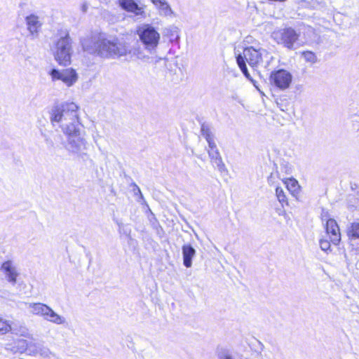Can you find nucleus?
I'll return each mask as SVG.
<instances>
[{
	"instance_id": "1",
	"label": "nucleus",
	"mask_w": 359,
	"mask_h": 359,
	"mask_svg": "<svg viewBox=\"0 0 359 359\" xmlns=\"http://www.w3.org/2000/svg\"><path fill=\"white\" fill-rule=\"evenodd\" d=\"M50 120L57 123L67 136L64 144L69 153L79 154L87 149V141L82 133V125L79 121L78 107L74 102L56 106L50 111Z\"/></svg>"
},
{
	"instance_id": "2",
	"label": "nucleus",
	"mask_w": 359,
	"mask_h": 359,
	"mask_svg": "<svg viewBox=\"0 0 359 359\" xmlns=\"http://www.w3.org/2000/svg\"><path fill=\"white\" fill-rule=\"evenodd\" d=\"M83 48L89 53H97L107 58H120L126 56V42H120L115 37L107 38L104 34H96L83 40Z\"/></svg>"
},
{
	"instance_id": "3",
	"label": "nucleus",
	"mask_w": 359,
	"mask_h": 359,
	"mask_svg": "<svg viewBox=\"0 0 359 359\" xmlns=\"http://www.w3.org/2000/svg\"><path fill=\"white\" fill-rule=\"evenodd\" d=\"M267 55L268 52L265 49L262 48H254L253 46H249L244 48L243 55L238 54L236 56V62L241 70L245 76V77L253 83L255 87L259 91H260V90L256 85V82L251 78L248 71L245 60L251 67H255L260 65L263 61V57H266Z\"/></svg>"
},
{
	"instance_id": "4",
	"label": "nucleus",
	"mask_w": 359,
	"mask_h": 359,
	"mask_svg": "<svg viewBox=\"0 0 359 359\" xmlns=\"http://www.w3.org/2000/svg\"><path fill=\"white\" fill-rule=\"evenodd\" d=\"M136 34L146 50L151 51L158 47L161 34L152 25L144 23L139 25L137 27Z\"/></svg>"
},
{
	"instance_id": "5",
	"label": "nucleus",
	"mask_w": 359,
	"mask_h": 359,
	"mask_svg": "<svg viewBox=\"0 0 359 359\" xmlns=\"http://www.w3.org/2000/svg\"><path fill=\"white\" fill-rule=\"evenodd\" d=\"M53 54L55 59L60 65L66 66L69 64L72 56V43L69 34H67L57 40Z\"/></svg>"
},
{
	"instance_id": "6",
	"label": "nucleus",
	"mask_w": 359,
	"mask_h": 359,
	"mask_svg": "<svg viewBox=\"0 0 359 359\" xmlns=\"http://www.w3.org/2000/svg\"><path fill=\"white\" fill-rule=\"evenodd\" d=\"M292 74L285 69H281L273 71L269 76L270 83L281 90L288 89L292 82Z\"/></svg>"
},
{
	"instance_id": "7",
	"label": "nucleus",
	"mask_w": 359,
	"mask_h": 359,
	"mask_svg": "<svg viewBox=\"0 0 359 359\" xmlns=\"http://www.w3.org/2000/svg\"><path fill=\"white\" fill-rule=\"evenodd\" d=\"M48 74L52 81H61L67 87L72 86L78 80V74L72 68L62 70L52 69Z\"/></svg>"
},
{
	"instance_id": "8",
	"label": "nucleus",
	"mask_w": 359,
	"mask_h": 359,
	"mask_svg": "<svg viewBox=\"0 0 359 359\" xmlns=\"http://www.w3.org/2000/svg\"><path fill=\"white\" fill-rule=\"evenodd\" d=\"M272 36L278 43L291 49L297 41L299 34L293 29L286 28L274 32Z\"/></svg>"
},
{
	"instance_id": "9",
	"label": "nucleus",
	"mask_w": 359,
	"mask_h": 359,
	"mask_svg": "<svg viewBox=\"0 0 359 359\" xmlns=\"http://www.w3.org/2000/svg\"><path fill=\"white\" fill-rule=\"evenodd\" d=\"M25 22L29 37L32 39H37L43 25L39 17L34 14H31L25 18Z\"/></svg>"
},
{
	"instance_id": "10",
	"label": "nucleus",
	"mask_w": 359,
	"mask_h": 359,
	"mask_svg": "<svg viewBox=\"0 0 359 359\" xmlns=\"http://www.w3.org/2000/svg\"><path fill=\"white\" fill-rule=\"evenodd\" d=\"M119 6L125 11L134 13L142 18L146 17L144 6H139L134 0H118Z\"/></svg>"
},
{
	"instance_id": "11",
	"label": "nucleus",
	"mask_w": 359,
	"mask_h": 359,
	"mask_svg": "<svg viewBox=\"0 0 359 359\" xmlns=\"http://www.w3.org/2000/svg\"><path fill=\"white\" fill-rule=\"evenodd\" d=\"M0 270L9 283L13 285L16 283L19 273L13 262L6 261L4 262L1 266Z\"/></svg>"
},
{
	"instance_id": "12",
	"label": "nucleus",
	"mask_w": 359,
	"mask_h": 359,
	"mask_svg": "<svg viewBox=\"0 0 359 359\" xmlns=\"http://www.w3.org/2000/svg\"><path fill=\"white\" fill-rule=\"evenodd\" d=\"M325 229L332 243L338 245L341 241V233L337 222L334 219H327Z\"/></svg>"
},
{
	"instance_id": "13",
	"label": "nucleus",
	"mask_w": 359,
	"mask_h": 359,
	"mask_svg": "<svg viewBox=\"0 0 359 359\" xmlns=\"http://www.w3.org/2000/svg\"><path fill=\"white\" fill-rule=\"evenodd\" d=\"M155 6L159 15L164 18H174L175 13L166 0H150Z\"/></svg>"
},
{
	"instance_id": "14",
	"label": "nucleus",
	"mask_w": 359,
	"mask_h": 359,
	"mask_svg": "<svg viewBox=\"0 0 359 359\" xmlns=\"http://www.w3.org/2000/svg\"><path fill=\"white\" fill-rule=\"evenodd\" d=\"M208 154L212 165L217 167L219 170H222L224 168V164L216 144L208 145Z\"/></svg>"
},
{
	"instance_id": "15",
	"label": "nucleus",
	"mask_w": 359,
	"mask_h": 359,
	"mask_svg": "<svg viewBox=\"0 0 359 359\" xmlns=\"http://www.w3.org/2000/svg\"><path fill=\"white\" fill-rule=\"evenodd\" d=\"M49 352L48 348H46L40 342L31 341L28 344L27 354L29 355L35 356L41 355L43 356H48Z\"/></svg>"
},
{
	"instance_id": "16",
	"label": "nucleus",
	"mask_w": 359,
	"mask_h": 359,
	"mask_svg": "<svg viewBox=\"0 0 359 359\" xmlns=\"http://www.w3.org/2000/svg\"><path fill=\"white\" fill-rule=\"evenodd\" d=\"M43 318L45 320H47L50 323L58 325L67 323L66 318L64 316L57 313L50 306L47 309L46 314L43 316Z\"/></svg>"
},
{
	"instance_id": "17",
	"label": "nucleus",
	"mask_w": 359,
	"mask_h": 359,
	"mask_svg": "<svg viewBox=\"0 0 359 359\" xmlns=\"http://www.w3.org/2000/svg\"><path fill=\"white\" fill-rule=\"evenodd\" d=\"M26 305L30 313L42 318L46 314V312L49 307V306L41 302L26 303Z\"/></svg>"
},
{
	"instance_id": "18",
	"label": "nucleus",
	"mask_w": 359,
	"mask_h": 359,
	"mask_svg": "<svg viewBox=\"0 0 359 359\" xmlns=\"http://www.w3.org/2000/svg\"><path fill=\"white\" fill-rule=\"evenodd\" d=\"M183 263L187 268H190L192 265V258L196 255L195 249L190 245L182 246Z\"/></svg>"
},
{
	"instance_id": "19",
	"label": "nucleus",
	"mask_w": 359,
	"mask_h": 359,
	"mask_svg": "<svg viewBox=\"0 0 359 359\" xmlns=\"http://www.w3.org/2000/svg\"><path fill=\"white\" fill-rule=\"evenodd\" d=\"M283 182L287 191L297 198L301 192V186L298 181H283Z\"/></svg>"
},
{
	"instance_id": "20",
	"label": "nucleus",
	"mask_w": 359,
	"mask_h": 359,
	"mask_svg": "<svg viewBox=\"0 0 359 359\" xmlns=\"http://www.w3.org/2000/svg\"><path fill=\"white\" fill-rule=\"evenodd\" d=\"M126 56H129L130 59L135 57L137 59H144L145 55L140 47L130 48L128 44L126 43Z\"/></svg>"
},
{
	"instance_id": "21",
	"label": "nucleus",
	"mask_w": 359,
	"mask_h": 359,
	"mask_svg": "<svg viewBox=\"0 0 359 359\" xmlns=\"http://www.w3.org/2000/svg\"><path fill=\"white\" fill-rule=\"evenodd\" d=\"M217 358L218 359H248L237 353L232 352L227 349H221L218 351Z\"/></svg>"
},
{
	"instance_id": "22",
	"label": "nucleus",
	"mask_w": 359,
	"mask_h": 359,
	"mask_svg": "<svg viewBox=\"0 0 359 359\" xmlns=\"http://www.w3.org/2000/svg\"><path fill=\"white\" fill-rule=\"evenodd\" d=\"M201 135L205 138L206 141L208 142V145L215 144L214 141V136L212 133L211 129L208 125L203 123L201 125Z\"/></svg>"
},
{
	"instance_id": "23",
	"label": "nucleus",
	"mask_w": 359,
	"mask_h": 359,
	"mask_svg": "<svg viewBox=\"0 0 359 359\" xmlns=\"http://www.w3.org/2000/svg\"><path fill=\"white\" fill-rule=\"evenodd\" d=\"M28 344L29 342L25 339H18L15 342V346H14V348L17 352L20 353H26L27 354Z\"/></svg>"
},
{
	"instance_id": "24",
	"label": "nucleus",
	"mask_w": 359,
	"mask_h": 359,
	"mask_svg": "<svg viewBox=\"0 0 359 359\" xmlns=\"http://www.w3.org/2000/svg\"><path fill=\"white\" fill-rule=\"evenodd\" d=\"M348 236L351 239L359 238V222H353L348 229Z\"/></svg>"
},
{
	"instance_id": "25",
	"label": "nucleus",
	"mask_w": 359,
	"mask_h": 359,
	"mask_svg": "<svg viewBox=\"0 0 359 359\" xmlns=\"http://www.w3.org/2000/svg\"><path fill=\"white\" fill-rule=\"evenodd\" d=\"M302 57L305 60V62L314 64L317 62V57L314 53L311 51H304L301 53Z\"/></svg>"
},
{
	"instance_id": "26",
	"label": "nucleus",
	"mask_w": 359,
	"mask_h": 359,
	"mask_svg": "<svg viewBox=\"0 0 359 359\" xmlns=\"http://www.w3.org/2000/svg\"><path fill=\"white\" fill-rule=\"evenodd\" d=\"M276 194L278 201L280 203H285L287 201L286 196L282 187H277L276 189Z\"/></svg>"
},
{
	"instance_id": "27",
	"label": "nucleus",
	"mask_w": 359,
	"mask_h": 359,
	"mask_svg": "<svg viewBox=\"0 0 359 359\" xmlns=\"http://www.w3.org/2000/svg\"><path fill=\"white\" fill-rule=\"evenodd\" d=\"M11 330V325L7 320H4L0 318V332L6 333Z\"/></svg>"
},
{
	"instance_id": "28",
	"label": "nucleus",
	"mask_w": 359,
	"mask_h": 359,
	"mask_svg": "<svg viewBox=\"0 0 359 359\" xmlns=\"http://www.w3.org/2000/svg\"><path fill=\"white\" fill-rule=\"evenodd\" d=\"M131 186L133 187V191L134 192V194L137 196V201L138 202H143L144 198L139 187H137L135 183H133Z\"/></svg>"
},
{
	"instance_id": "29",
	"label": "nucleus",
	"mask_w": 359,
	"mask_h": 359,
	"mask_svg": "<svg viewBox=\"0 0 359 359\" xmlns=\"http://www.w3.org/2000/svg\"><path fill=\"white\" fill-rule=\"evenodd\" d=\"M320 247L322 250L327 252L330 249V243L327 240L320 239Z\"/></svg>"
},
{
	"instance_id": "30",
	"label": "nucleus",
	"mask_w": 359,
	"mask_h": 359,
	"mask_svg": "<svg viewBox=\"0 0 359 359\" xmlns=\"http://www.w3.org/2000/svg\"><path fill=\"white\" fill-rule=\"evenodd\" d=\"M321 218L323 222H325L327 223V219H330L329 215L327 212L323 211L321 214Z\"/></svg>"
},
{
	"instance_id": "31",
	"label": "nucleus",
	"mask_w": 359,
	"mask_h": 359,
	"mask_svg": "<svg viewBox=\"0 0 359 359\" xmlns=\"http://www.w3.org/2000/svg\"><path fill=\"white\" fill-rule=\"evenodd\" d=\"M88 4L86 2H84L81 6V10L82 12L86 13L88 11Z\"/></svg>"
},
{
	"instance_id": "32",
	"label": "nucleus",
	"mask_w": 359,
	"mask_h": 359,
	"mask_svg": "<svg viewBox=\"0 0 359 359\" xmlns=\"http://www.w3.org/2000/svg\"><path fill=\"white\" fill-rule=\"evenodd\" d=\"M21 335L32 339V336L28 333L27 329H25V330L21 333Z\"/></svg>"
},
{
	"instance_id": "33",
	"label": "nucleus",
	"mask_w": 359,
	"mask_h": 359,
	"mask_svg": "<svg viewBox=\"0 0 359 359\" xmlns=\"http://www.w3.org/2000/svg\"><path fill=\"white\" fill-rule=\"evenodd\" d=\"M285 168L287 169L286 172L289 173V171H290L292 170L291 166H290V165H288V164H285Z\"/></svg>"
},
{
	"instance_id": "34",
	"label": "nucleus",
	"mask_w": 359,
	"mask_h": 359,
	"mask_svg": "<svg viewBox=\"0 0 359 359\" xmlns=\"http://www.w3.org/2000/svg\"><path fill=\"white\" fill-rule=\"evenodd\" d=\"M61 139H62L61 135H58V136L57 137V138H55V142H57V140H61Z\"/></svg>"
},
{
	"instance_id": "35",
	"label": "nucleus",
	"mask_w": 359,
	"mask_h": 359,
	"mask_svg": "<svg viewBox=\"0 0 359 359\" xmlns=\"http://www.w3.org/2000/svg\"><path fill=\"white\" fill-rule=\"evenodd\" d=\"M57 152H58V150H57V147H56L54 148V153L55 154H57Z\"/></svg>"
},
{
	"instance_id": "36",
	"label": "nucleus",
	"mask_w": 359,
	"mask_h": 359,
	"mask_svg": "<svg viewBox=\"0 0 359 359\" xmlns=\"http://www.w3.org/2000/svg\"><path fill=\"white\" fill-rule=\"evenodd\" d=\"M100 1L102 2H104V3H107L109 2L110 0H100Z\"/></svg>"
},
{
	"instance_id": "37",
	"label": "nucleus",
	"mask_w": 359,
	"mask_h": 359,
	"mask_svg": "<svg viewBox=\"0 0 359 359\" xmlns=\"http://www.w3.org/2000/svg\"><path fill=\"white\" fill-rule=\"evenodd\" d=\"M285 180H295V179L291 177H287V178H286Z\"/></svg>"
},
{
	"instance_id": "38",
	"label": "nucleus",
	"mask_w": 359,
	"mask_h": 359,
	"mask_svg": "<svg viewBox=\"0 0 359 359\" xmlns=\"http://www.w3.org/2000/svg\"><path fill=\"white\" fill-rule=\"evenodd\" d=\"M356 250L359 251V246L356 248Z\"/></svg>"
}]
</instances>
